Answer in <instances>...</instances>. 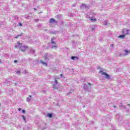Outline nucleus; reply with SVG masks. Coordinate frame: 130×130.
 Wrapping results in <instances>:
<instances>
[{
    "label": "nucleus",
    "instance_id": "f257e3e1",
    "mask_svg": "<svg viewBox=\"0 0 130 130\" xmlns=\"http://www.w3.org/2000/svg\"><path fill=\"white\" fill-rule=\"evenodd\" d=\"M18 45H15V48H19L20 51L24 52L26 50L27 48H28V46H23V43H20V42H17Z\"/></svg>",
    "mask_w": 130,
    "mask_h": 130
},
{
    "label": "nucleus",
    "instance_id": "f03ea898",
    "mask_svg": "<svg viewBox=\"0 0 130 130\" xmlns=\"http://www.w3.org/2000/svg\"><path fill=\"white\" fill-rule=\"evenodd\" d=\"M99 73L100 74H101V75H102L103 76L105 75L106 79H108V80L110 79V76L107 74V73L105 72H103V71H102V70H101Z\"/></svg>",
    "mask_w": 130,
    "mask_h": 130
},
{
    "label": "nucleus",
    "instance_id": "7ed1b4c3",
    "mask_svg": "<svg viewBox=\"0 0 130 130\" xmlns=\"http://www.w3.org/2000/svg\"><path fill=\"white\" fill-rule=\"evenodd\" d=\"M80 9L81 10H88L89 9V6L88 5H86L85 4H82L81 6H80Z\"/></svg>",
    "mask_w": 130,
    "mask_h": 130
},
{
    "label": "nucleus",
    "instance_id": "20e7f679",
    "mask_svg": "<svg viewBox=\"0 0 130 130\" xmlns=\"http://www.w3.org/2000/svg\"><path fill=\"white\" fill-rule=\"evenodd\" d=\"M54 39H55V37H52L51 39V43L53 44V45L52 46V48H54L56 47V46H55V42H54V41H53L54 40Z\"/></svg>",
    "mask_w": 130,
    "mask_h": 130
},
{
    "label": "nucleus",
    "instance_id": "39448f33",
    "mask_svg": "<svg viewBox=\"0 0 130 130\" xmlns=\"http://www.w3.org/2000/svg\"><path fill=\"white\" fill-rule=\"evenodd\" d=\"M116 119H117L118 121H121L122 120V117L120 115V114H118L115 116Z\"/></svg>",
    "mask_w": 130,
    "mask_h": 130
},
{
    "label": "nucleus",
    "instance_id": "423d86ee",
    "mask_svg": "<svg viewBox=\"0 0 130 130\" xmlns=\"http://www.w3.org/2000/svg\"><path fill=\"white\" fill-rule=\"evenodd\" d=\"M96 14L94 12H90L89 13H88L86 15V18H92L93 16H95Z\"/></svg>",
    "mask_w": 130,
    "mask_h": 130
},
{
    "label": "nucleus",
    "instance_id": "0eeeda50",
    "mask_svg": "<svg viewBox=\"0 0 130 130\" xmlns=\"http://www.w3.org/2000/svg\"><path fill=\"white\" fill-rule=\"evenodd\" d=\"M122 34H124V35H128L129 34V30L124 29L122 32Z\"/></svg>",
    "mask_w": 130,
    "mask_h": 130
},
{
    "label": "nucleus",
    "instance_id": "6e6552de",
    "mask_svg": "<svg viewBox=\"0 0 130 130\" xmlns=\"http://www.w3.org/2000/svg\"><path fill=\"white\" fill-rule=\"evenodd\" d=\"M50 58V56H49V55H48L47 54H45L44 58H45V60H46L47 61H48V60Z\"/></svg>",
    "mask_w": 130,
    "mask_h": 130
},
{
    "label": "nucleus",
    "instance_id": "1a4fd4ad",
    "mask_svg": "<svg viewBox=\"0 0 130 130\" xmlns=\"http://www.w3.org/2000/svg\"><path fill=\"white\" fill-rule=\"evenodd\" d=\"M103 25L105 26H108V21L107 20H105L103 22Z\"/></svg>",
    "mask_w": 130,
    "mask_h": 130
},
{
    "label": "nucleus",
    "instance_id": "9d476101",
    "mask_svg": "<svg viewBox=\"0 0 130 130\" xmlns=\"http://www.w3.org/2000/svg\"><path fill=\"white\" fill-rule=\"evenodd\" d=\"M32 98V96L31 95H29V97H28L26 99V101L28 102H30V101H31V99Z\"/></svg>",
    "mask_w": 130,
    "mask_h": 130
},
{
    "label": "nucleus",
    "instance_id": "9b49d317",
    "mask_svg": "<svg viewBox=\"0 0 130 130\" xmlns=\"http://www.w3.org/2000/svg\"><path fill=\"white\" fill-rule=\"evenodd\" d=\"M54 22H55V20L53 18H51L50 20V21H49L50 24H51L52 23H54Z\"/></svg>",
    "mask_w": 130,
    "mask_h": 130
},
{
    "label": "nucleus",
    "instance_id": "f8f14e48",
    "mask_svg": "<svg viewBox=\"0 0 130 130\" xmlns=\"http://www.w3.org/2000/svg\"><path fill=\"white\" fill-rule=\"evenodd\" d=\"M124 37H125V36L124 35H121L118 36V38L123 39L124 38Z\"/></svg>",
    "mask_w": 130,
    "mask_h": 130
},
{
    "label": "nucleus",
    "instance_id": "ddd939ff",
    "mask_svg": "<svg viewBox=\"0 0 130 130\" xmlns=\"http://www.w3.org/2000/svg\"><path fill=\"white\" fill-rule=\"evenodd\" d=\"M88 87V84H85L84 85V89H85V90H87Z\"/></svg>",
    "mask_w": 130,
    "mask_h": 130
},
{
    "label": "nucleus",
    "instance_id": "4468645a",
    "mask_svg": "<svg viewBox=\"0 0 130 130\" xmlns=\"http://www.w3.org/2000/svg\"><path fill=\"white\" fill-rule=\"evenodd\" d=\"M47 117H49V118L52 117V114H51V113H48V114H47Z\"/></svg>",
    "mask_w": 130,
    "mask_h": 130
},
{
    "label": "nucleus",
    "instance_id": "2eb2a0df",
    "mask_svg": "<svg viewBox=\"0 0 130 130\" xmlns=\"http://www.w3.org/2000/svg\"><path fill=\"white\" fill-rule=\"evenodd\" d=\"M90 21H91V22H95V21H96V18H89Z\"/></svg>",
    "mask_w": 130,
    "mask_h": 130
},
{
    "label": "nucleus",
    "instance_id": "dca6fc26",
    "mask_svg": "<svg viewBox=\"0 0 130 130\" xmlns=\"http://www.w3.org/2000/svg\"><path fill=\"white\" fill-rule=\"evenodd\" d=\"M124 51L125 52V54H124V55H127V54L129 53V51L128 50H125Z\"/></svg>",
    "mask_w": 130,
    "mask_h": 130
},
{
    "label": "nucleus",
    "instance_id": "f3484780",
    "mask_svg": "<svg viewBox=\"0 0 130 130\" xmlns=\"http://www.w3.org/2000/svg\"><path fill=\"white\" fill-rule=\"evenodd\" d=\"M95 25H92V26H91V28L92 31H94V30H95Z\"/></svg>",
    "mask_w": 130,
    "mask_h": 130
},
{
    "label": "nucleus",
    "instance_id": "a211bd4d",
    "mask_svg": "<svg viewBox=\"0 0 130 130\" xmlns=\"http://www.w3.org/2000/svg\"><path fill=\"white\" fill-rule=\"evenodd\" d=\"M41 63H43V64H45L46 66H47V63L46 62H43L42 60H41Z\"/></svg>",
    "mask_w": 130,
    "mask_h": 130
},
{
    "label": "nucleus",
    "instance_id": "6ab92c4d",
    "mask_svg": "<svg viewBox=\"0 0 130 130\" xmlns=\"http://www.w3.org/2000/svg\"><path fill=\"white\" fill-rule=\"evenodd\" d=\"M24 129L25 130H30V127H29V126H25V127H24Z\"/></svg>",
    "mask_w": 130,
    "mask_h": 130
},
{
    "label": "nucleus",
    "instance_id": "aec40b11",
    "mask_svg": "<svg viewBox=\"0 0 130 130\" xmlns=\"http://www.w3.org/2000/svg\"><path fill=\"white\" fill-rule=\"evenodd\" d=\"M76 58L77 59V58H78V57H77L76 56H74L71 57V59H72L73 60H74V59H76Z\"/></svg>",
    "mask_w": 130,
    "mask_h": 130
},
{
    "label": "nucleus",
    "instance_id": "412c9836",
    "mask_svg": "<svg viewBox=\"0 0 130 130\" xmlns=\"http://www.w3.org/2000/svg\"><path fill=\"white\" fill-rule=\"evenodd\" d=\"M22 119L25 122H26V118L25 117V116L22 115Z\"/></svg>",
    "mask_w": 130,
    "mask_h": 130
},
{
    "label": "nucleus",
    "instance_id": "4be33fe9",
    "mask_svg": "<svg viewBox=\"0 0 130 130\" xmlns=\"http://www.w3.org/2000/svg\"><path fill=\"white\" fill-rule=\"evenodd\" d=\"M51 34H56V31H51Z\"/></svg>",
    "mask_w": 130,
    "mask_h": 130
},
{
    "label": "nucleus",
    "instance_id": "5701e85b",
    "mask_svg": "<svg viewBox=\"0 0 130 130\" xmlns=\"http://www.w3.org/2000/svg\"><path fill=\"white\" fill-rule=\"evenodd\" d=\"M54 89H57V87H56L55 84H54V86L53 87Z\"/></svg>",
    "mask_w": 130,
    "mask_h": 130
},
{
    "label": "nucleus",
    "instance_id": "b1692460",
    "mask_svg": "<svg viewBox=\"0 0 130 130\" xmlns=\"http://www.w3.org/2000/svg\"><path fill=\"white\" fill-rule=\"evenodd\" d=\"M55 83L56 85V84H57V80H56V78L55 79Z\"/></svg>",
    "mask_w": 130,
    "mask_h": 130
},
{
    "label": "nucleus",
    "instance_id": "393cba45",
    "mask_svg": "<svg viewBox=\"0 0 130 130\" xmlns=\"http://www.w3.org/2000/svg\"><path fill=\"white\" fill-rule=\"evenodd\" d=\"M19 36H21V35H18L17 36H16V37H15V38H16V39L19 38Z\"/></svg>",
    "mask_w": 130,
    "mask_h": 130
},
{
    "label": "nucleus",
    "instance_id": "a878e982",
    "mask_svg": "<svg viewBox=\"0 0 130 130\" xmlns=\"http://www.w3.org/2000/svg\"><path fill=\"white\" fill-rule=\"evenodd\" d=\"M22 113H25V112H26V111L25 110H22Z\"/></svg>",
    "mask_w": 130,
    "mask_h": 130
},
{
    "label": "nucleus",
    "instance_id": "bb28decb",
    "mask_svg": "<svg viewBox=\"0 0 130 130\" xmlns=\"http://www.w3.org/2000/svg\"><path fill=\"white\" fill-rule=\"evenodd\" d=\"M14 62L15 63H16L18 62V61H17V60H15L14 61Z\"/></svg>",
    "mask_w": 130,
    "mask_h": 130
},
{
    "label": "nucleus",
    "instance_id": "cd10ccee",
    "mask_svg": "<svg viewBox=\"0 0 130 130\" xmlns=\"http://www.w3.org/2000/svg\"><path fill=\"white\" fill-rule=\"evenodd\" d=\"M31 52H32V53H34V52H35V50H31Z\"/></svg>",
    "mask_w": 130,
    "mask_h": 130
},
{
    "label": "nucleus",
    "instance_id": "c85d7f7f",
    "mask_svg": "<svg viewBox=\"0 0 130 130\" xmlns=\"http://www.w3.org/2000/svg\"><path fill=\"white\" fill-rule=\"evenodd\" d=\"M20 71H18L17 72H16V74H20Z\"/></svg>",
    "mask_w": 130,
    "mask_h": 130
},
{
    "label": "nucleus",
    "instance_id": "c756f323",
    "mask_svg": "<svg viewBox=\"0 0 130 130\" xmlns=\"http://www.w3.org/2000/svg\"><path fill=\"white\" fill-rule=\"evenodd\" d=\"M113 44H111V45H110V47H113Z\"/></svg>",
    "mask_w": 130,
    "mask_h": 130
},
{
    "label": "nucleus",
    "instance_id": "7c9ffc66",
    "mask_svg": "<svg viewBox=\"0 0 130 130\" xmlns=\"http://www.w3.org/2000/svg\"><path fill=\"white\" fill-rule=\"evenodd\" d=\"M21 110H22V109H21V108H19V109H18V111H21Z\"/></svg>",
    "mask_w": 130,
    "mask_h": 130
},
{
    "label": "nucleus",
    "instance_id": "2f4dec72",
    "mask_svg": "<svg viewBox=\"0 0 130 130\" xmlns=\"http://www.w3.org/2000/svg\"><path fill=\"white\" fill-rule=\"evenodd\" d=\"M88 85H89V86H91L92 84L90 83H88Z\"/></svg>",
    "mask_w": 130,
    "mask_h": 130
},
{
    "label": "nucleus",
    "instance_id": "473e14b6",
    "mask_svg": "<svg viewBox=\"0 0 130 130\" xmlns=\"http://www.w3.org/2000/svg\"><path fill=\"white\" fill-rule=\"evenodd\" d=\"M36 22H38V19H36Z\"/></svg>",
    "mask_w": 130,
    "mask_h": 130
},
{
    "label": "nucleus",
    "instance_id": "72a5a7b5",
    "mask_svg": "<svg viewBox=\"0 0 130 130\" xmlns=\"http://www.w3.org/2000/svg\"><path fill=\"white\" fill-rule=\"evenodd\" d=\"M19 25H20V26H21L22 25V23H20Z\"/></svg>",
    "mask_w": 130,
    "mask_h": 130
},
{
    "label": "nucleus",
    "instance_id": "f704fd0d",
    "mask_svg": "<svg viewBox=\"0 0 130 130\" xmlns=\"http://www.w3.org/2000/svg\"><path fill=\"white\" fill-rule=\"evenodd\" d=\"M0 63H2V60L0 59Z\"/></svg>",
    "mask_w": 130,
    "mask_h": 130
},
{
    "label": "nucleus",
    "instance_id": "c9c22d12",
    "mask_svg": "<svg viewBox=\"0 0 130 130\" xmlns=\"http://www.w3.org/2000/svg\"><path fill=\"white\" fill-rule=\"evenodd\" d=\"M73 92L72 91H70L69 93H72Z\"/></svg>",
    "mask_w": 130,
    "mask_h": 130
},
{
    "label": "nucleus",
    "instance_id": "e433bc0d",
    "mask_svg": "<svg viewBox=\"0 0 130 130\" xmlns=\"http://www.w3.org/2000/svg\"><path fill=\"white\" fill-rule=\"evenodd\" d=\"M124 109H125V107H123Z\"/></svg>",
    "mask_w": 130,
    "mask_h": 130
},
{
    "label": "nucleus",
    "instance_id": "4c0bfd02",
    "mask_svg": "<svg viewBox=\"0 0 130 130\" xmlns=\"http://www.w3.org/2000/svg\"><path fill=\"white\" fill-rule=\"evenodd\" d=\"M62 76V74H60V76L61 77Z\"/></svg>",
    "mask_w": 130,
    "mask_h": 130
},
{
    "label": "nucleus",
    "instance_id": "58836bf2",
    "mask_svg": "<svg viewBox=\"0 0 130 130\" xmlns=\"http://www.w3.org/2000/svg\"><path fill=\"white\" fill-rule=\"evenodd\" d=\"M34 10H36V9L34 8Z\"/></svg>",
    "mask_w": 130,
    "mask_h": 130
},
{
    "label": "nucleus",
    "instance_id": "ea45409f",
    "mask_svg": "<svg viewBox=\"0 0 130 130\" xmlns=\"http://www.w3.org/2000/svg\"><path fill=\"white\" fill-rule=\"evenodd\" d=\"M114 107H116V106H114Z\"/></svg>",
    "mask_w": 130,
    "mask_h": 130
},
{
    "label": "nucleus",
    "instance_id": "a19ab883",
    "mask_svg": "<svg viewBox=\"0 0 130 130\" xmlns=\"http://www.w3.org/2000/svg\"><path fill=\"white\" fill-rule=\"evenodd\" d=\"M127 105H129V106H130V105H129V104H128Z\"/></svg>",
    "mask_w": 130,
    "mask_h": 130
},
{
    "label": "nucleus",
    "instance_id": "79ce46f5",
    "mask_svg": "<svg viewBox=\"0 0 130 130\" xmlns=\"http://www.w3.org/2000/svg\"><path fill=\"white\" fill-rule=\"evenodd\" d=\"M83 107H85V106H83Z\"/></svg>",
    "mask_w": 130,
    "mask_h": 130
}]
</instances>
